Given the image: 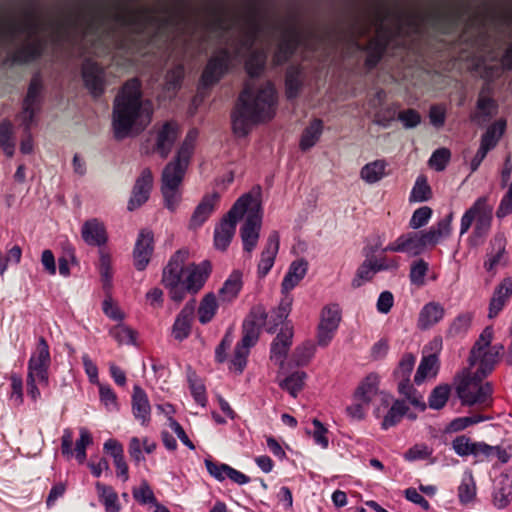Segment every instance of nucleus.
Returning a JSON list of instances; mask_svg holds the SVG:
<instances>
[{"instance_id":"obj_64","label":"nucleus","mask_w":512,"mask_h":512,"mask_svg":"<svg viewBox=\"0 0 512 512\" xmlns=\"http://www.w3.org/2000/svg\"><path fill=\"white\" fill-rule=\"evenodd\" d=\"M450 157L451 153L449 149L439 148L432 153L428 163L436 171H443L446 168Z\"/></svg>"},{"instance_id":"obj_54","label":"nucleus","mask_w":512,"mask_h":512,"mask_svg":"<svg viewBox=\"0 0 512 512\" xmlns=\"http://www.w3.org/2000/svg\"><path fill=\"white\" fill-rule=\"evenodd\" d=\"M437 363L438 358L435 354L424 356L417 368L416 374L414 376V382L417 385L422 384L428 374L436 368Z\"/></svg>"},{"instance_id":"obj_57","label":"nucleus","mask_w":512,"mask_h":512,"mask_svg":"<svg viewBox=\"0 0 512 512\" xmlns=\"http://www.w3.org/2000/svg\"><path fill=\"white\" fill-rule=\"evenodd\" d=\"M416 362V357L410 353L405 354L397 369L395 370V376L399 379V382H410V375L413 371Z\"/></svg>"},{"instance_id":"obj_2","label":"nucleus","mask_w":512,"mask_h":512,"mask_svg":"<svg viewBox=\"0 0 512 512\" xmlns=\"http://www.w3.org/2000/svg\"><path fill=\"white\" fill-rule=\"evenodd\" d=\"M396 15L397 24L394 31L386 32L385 24L381 22L376 37L371 38L367 45H362L357 39H351V44L357 51L366 52L365 67L367 70L374 69L381 61L391 34L421 33L427 18H432L436 28L448 34L457 28L459 21L457 11L451 9L399 10Z\"/></svg>"},{"instance_id":"obj_53","label":"nucleus","mask_w":512,"mask_h":512,"mask_svg":"<svg viewBox=\"0 0 512 512\" xmlns=\"http://www.w3.org/2000/svg\"><path fill=\"white\" fill-rule=\"evenodd\" d=\"M431 198V188L424 176H418L410 193L411 202H425Z\"/></svg>"},{"instance_id":"obj_20","label":"nucleus","mask_w":512,"mask_h":512,"mask_svg":"<svg viewBox=\"0 0 512 512\" xmlns=\"http://www.w3.org/2000/svg\"><path fill=\"white\" fill-rule=\"evenodd\" d=\"M154 251V235L148 229H142L133 249L134 266L138 271L147 268Z\"/></svg>"},{"instance_id":"obj_19","label":"nucleus","mask_w":512,"mask_h":512,"mask_svg":"<svg viewBox=\"0 0 512 512\" xmlns=\"http://www.w3.org/2000/svg\"><path fill=\"white\" fill-rule=\"evenodd\" d=\"M80 233L84 243L91 247L101 249L109 240L106 225L96 217L84 221L81 225Z\"/></svg>"},{"instance_id":"obj_11","label":"nucleus","mask_w":512,"mask_h":512,"mask_svg":"<svg viewBox=\"0 0 512 512\" xmlns=\"http://www.w3.org/2000/svg\"><path fill=\"white\" fill-rule=\"evenodd\" d=\"M492 220L493 206L489 204L486 196L479 197L462 215L460 222V235L462 236L467 233L474 223L470 242L473 245H479L483 243L489 234Z\"/></svg>"},{"instance_id":"obj_8","label":"nucleus","mask_w":512,"mask_h":512,"mask_svg":"<svg viewBox=\"0 0 512 512\" xmlns=\"http://www.w3.org/2000/svg\"><path fill=\"white\" fill-rule=\"evenodd\" d=\"M45 26L44 20L33 11L19 20L5 23L3 33L10 41L25 37V43L12 52L8 60L13 64H26L40 58L46 47V40L40 36Z\"/></svg>"},{"instance_id":"obj_23","label":"nucleus","mask_w":512,"mask_h":512,"mask_svg":"<svg viewBox=\"0 0 512 512\" xmlns=\"http://www.w3.org/2000/svg\"><path fill=\"white\" fill-rule=\"evenodd\" d=\"M195 315V301L187 302L176 316L172 326V335L178 341H183L191 333L192 322Z\"/></svg>"},{"instance_id":"obj_6","label":"nucleus","mask_w":512,"mask_h":512,"mask_svg":"<svg viewBox=\"0 0 512 512\" xmlns=\"http://www.w3.org/2000/svg\"><path fill=\"white\" fill-rule=\"evenodd\" d=\"M238 24V35L231 43L236 58L248 54L245 61V70L251 78H256L264 71L267 53L264 49H254L258 39L267 30L276 28V24L269 19L258 7L249 5Z\"/></svg>"},{"instance_id":"obj_35","label":"nucleus","mask_w":512,"mask_h":512,"mask_svg":"<svg viewBox=\"0 0 512 512\" xmlns=\"http://www.w3.org/2000/svg\"><path fill=\"white\" fill-rule=\"evenodd\" d=\"M443 317V306L437 302H429L423 306L419 313L418 327L426 330L437 324Z\"/></svg>"},{"instance_id":"obj_45","label":"nucleus","mask_w":512,"mask_h":512,"mask_svg":"<svg viewBox=\"0 0 512 512\" xmlns=\"http://www.w3.org/2000/svg\"><path fill=\"white\" fill-rule=\"evenodd\" d=\"M218 303L215 294L208 293L201 300L198 308V318L201 324L209 323L215 316Z\"/></svg>"},{"instance_id":"obj_63","label":"nucleus","mask_w":512,"mask_h":512,"mask_svg":"<svg viewBox=\"0 0 512 512\" xmlns=\"http://www.w3.org/2000/svg\"><path fill=\"white\" fill-rule=\"evenodd\" d=\"M312 424L314 430L312 432L308 431V433L311 434L316 445L320 446L322 449H327L329 446V439L327 437L328 429L317 418L312 420Z\"/></svg>"},{"instance_id":"obj_4","label":"nucleus","mask_w":512,"mask_h":512,"mask_svg":"<svg viewBox=\"0 0 512 512\" xmlns=\"http://www.w3.org/2000/svg\"><path fill=\"white\" fill-rule=\"evenodd\" d=\"M277 103V91L272 82L259 87L246 82L231 111L234 135L246 137L255 125L270 121L276 114Z\"/></svg>"},{"instance_id":"obj_48","label":"nucleus","mask_w":512,"mask_h":512,"mask_svg":"<svg viewBox=\"0 0 512 512\" xmlns=\"http://www.w3.org/2000/svg\"><path fill=\"white\" fill-rule=\"evenodd\" d=\"M375 274H377V271L373 265L372 259H365L357 268L355 276L351 282L352 287L360 288L366 282L371 281Z\"/></svg>"},{"instance_id":"obj_59","label":"nucleus","mask_w":512,"mask_h":512,"mask_svg":"<svg viewBox=\"0 0 512 512\" xmlns=\"http://www.w3.org/2000/svg\"><path fill=\"white\" fill-rule=\"evenodd\" d=\"M315 351V347L311 343H304L301 346H298L291 358V361L296 366H305L313 357Z\"/></svg>"},{"instance_id":"obj_18","label":"nucleus","mask_w":512,"mask_h":512,"mask_svg":"<svg viewBox=\"0 0 512 512\" xmlns=\"http://www.w3.org/2000/svg\"><path fill=\"white\" fill-rule=\"evenodd\" d=\"M99 17L98 12L75 11L69 19L57 24V33L66 37L74 33L85 36L90 31L98 28Z\"/></svg>"},{"instance_id":"obj_10","label":"nucleus","mask_w":512,"mask_h":512,"mask_svg":"<svg viewBox=\"0 0 512 512\" xmlns=\"http://www.w3.org/2000/svg\"><path fill=\"white\" fill-rule=\"evenodd\" d=\"M452 214L440 219L429 229L400 235L394 242L383 248L384 252L407 253L411 256L422 254L427 247H433L451 233Z\"/></svg>"},{"instance_id":"obj_46","label":"nucleus","mask_w":512,"mask_h":512,"mask_svg":"<svg viewBox=\"0 0 512 512\" xmlns=\"http://www.w3.org/2000/svg\"><path fill=\"white\" fill-rule=\"evenodd\" d=\"M493 338V328L488 326L486 327L480 334L478 340L473 345L470 356H469V363L470 366H474L478 358L480 357L481 352L485 349L490 348V344Z\"/></svg>"},{"instance_id":"obj_62","label":"nucleus","mask_w":512,"mask_h":512,"mask_svg":"<svg viewBox=\"0 0 512 512\" xmlns=\"http://www.w3.org/2000/svg\"><path fill=\"white\" fill-rule=\"evenodd\" d=\"M110 334L119 344L130 345L135 343V332L123 324L113 327Z\"/></svg>"},{"instance_id":"obj_34","label":"nucleus","mask_w":512,"mask_h":512,"mask_svg":"<svg viewBox=\"0 0 512 512\" xmlns=\"http://www.w3.org/2000/svg\"><path fill=\"white\" fill-rule=\"evenodd\" d=\"M304 83V73L300 66L291 65L286 70L285 92L288 100L299 96Z\"/></svg>"},{"instance_id":"obj_47","label":"nucleus","mask_w":512,"mask_h":512,"mask_svg":"<svg viewBox=\"0 0 512 512\" xmlns=\"http://www.w3.org/2000/svg\"><path fill=\"white\" fill-rule=\"evenodd\" d=\"M0 145L7 157L14 155L15 141L13 137V126L8 120H3L0 123Z\"/></svg>"},{"instance_id":"obj_1","label":"nucleus","mask_w":512,"mask_h":512,"mask_svg":"<svg viewBox=\"0 0 512 512\" xmlns=\"http://www.w3.org/2000/svg\"><path fill=\"white\" fill-rule=\"evenodd\" d=\"M115 28L121 30L123 49L148 54L154 49H169L175 34L184 33L189 27L185 12L178 8L117 6L114 11Z\"/></svg>"},{"instance_id":"obj_32","label":"nucleus","mask_w":512,"mask_h":512,"mask_svg":"<svg viewBox=\"0 0 512 512\" xmlns=\"http://www.w3.org/2000/svg\"><path fill=\"white\" fill-rule=\"evenodd\" d=\"M512 500V475L507 473H502L496 479L494 493H493V502L494 505L503 509L508 506L510 501Z\"/></svg>"},{"instance_id":"obj_29","label":"nucleus","mask_w":512,"mask_h":512,"mask_svg":"<svg viewBox=\"0 0 512 512\" xmlns=\"http://www.w3.org/2000/svg\"><path fill=\"white\" fill-rule=\"evenodd\" d=\"M506 238L503 233H497L490 242V251L484 262V268L491 272L497 266L505 263Z\"/></svg>"},{"instance_id":"obj_26","label":"nucleus","mask_w":512,"mask_h":512,"mask_svg":"<svg viewBox=\"0 0 512 512\" xmlns=\"http://www.w3.org/2000/svg\"><path fill=\"white\" fill-rule=\"evenodd\" d=\"M132 413L142 426H147L151 420V406L146 392L134 385L132 393Z\"/></svg>"},{"instance_id":"obj_43","label":"nucleus","mask_w":512,"mask_h":512,"mask_svg":"<svg viewBox=\"0 0 512 512\" xmlns=\"http://www.w3.org/2000/svg\"><path fill=\"white\" fill-rule=\"evenodd\" d=\"M184 72V65L181 63L175 64L167 71L165 75L164 91L168 94V97L174 96L176 91L181 87Z\"/></svg>"},{"instance_id":"obj_12","label":"nucleus","mask_w":512,"mask_h":512,"mask_svg":"<svg viewBox=\"0 0 512 512\" xmlns=\"http://www.w3.org/2000/svg\"><path fill=\"white\" fill-rule=\"evenodd\" d=\"M251 201L250 194H243L233 204L226 216L214 229V246L216 249L224 251L228 248L235 234L236 224L249 208Z\"/></svg>"},{"instance_id":"obj_7","label":"nucleus","mask_w":512,"mask_h":512,"mask_svg":"<svg viewBox=\"0 0 512 512\" xmlns=\"http://www.w3.org/2000/svg\"><path fill=\"white\" fill-rule=\"evenodd\" d=\"M188 255L189 252L186 249L177 250L162 272V283L175 302L182 301L186 294H196L200 291L212 271V265L208 260L186 265Z\"/></svg>"},{"instance_id":"obj_61","label":"nucleus","mask_w":512,"mask_h":512,"mask_svg":"<svg viewBox=\"0 0 512 512\" xmlns=\"http://www.w3.org/2000/svg\"><path fill=\"white\" fill-rule=\"evenodd\" d=\"M432 209L428 206H422L416 209L409 221V227L417 230L428 224L432 216Z\"/></svg>"},{"instance_id":"obj_41","label":"nucleus","mask_w":512,"mask_h":512,"mask_svg":"<svg viewBox=\"0 0 512 512\" xmlns=\"http://www.w3.org/2000/svg\"><path fill=\"white\" fill-rule=\"evenodd\" d=\"M323 132V122L320 119H314L309 126H307L300 139V148L306 151L312 148L319 140Z\"/></svg>"},{"instance_id":"obj_44","label":"nucleus","mask_w":512,"mask_h":512,"mask_svg":"<svg viewBox=\"0 0 512 512\" xmlns=\"http://www.w3.org/2000/svg\"><path fill=\"white\" fill-rule=\"evenodd\" d=\"M99 499L105 507L106 512H119L120 505L118 503V495L112 487L101 482L95 484Z\"/></svg>"},{"instance_id":"obj_22","label":"nucleus","mask_w":512,"mask_h":512,"mask_svg":"<svg viewBox=\"0 0 512 512\" xmlns=\"http://www.w3.org/2000/svg\"><path fill=\"white\" fill-rule=\"evenodd\" d=\"M82 77L85 87L94 97H99L105 90L104 69L89 59L82 64Z\"/></svg>"},{"instance_id":"obj_17","label":"nucleus","mask_w":512,"mask_h":512,"mask_svg":"<svg viewBox=\"0 0 512 512\" xmlns=\"http://www.w3.org/2000/svg\"><path fill=\"white\" fill-rule=\"evenodd\" d=\"M51 356L49 345L44 337H39L37 345L28 360L27 375L38 376V383L42 387L49 385V367Z\"/></svg>"},{"instance_id":"obj_49","label":"nucleus","mask_w":512,"mask_h":512,"mask_svg":"<svg viewBox=\"0 0 512 512\" xmlns=\"http://www.w3.org/2000/svg\"><path fill=\"white\" fill-rule=\"evenodd\" d=\"M306 376L304 371H295L281 381L280 387L296 397L304 386Z\"/></svg>"},{"instance_id":"obj_39","label":"nucleus","mask_w":512,"mask_h":512,"mask_svg":"<svg viewBox=\"0 0 512 512\" xmlns=\"http://www.w3.org/2000/svg\"><path fill=\"white\" fill-rule=\"evenodd\" d=\"M379 378L376 374H369L355 391V398L365 404H369L377 394Z\"/></svg>"},{"instance_id":"obj_38","label":"nucleus","mask_w":512,"mask_h":512,"mask_svg":"<svg viewBox=\"0 0 512 512\" xmlns=\"http://www.w3.org/2000/svg\"><path fill=\"white\" fill-rule=\"evenodd\" d=\"M506 129V121L503 119L497 120L490 125L485 133H483L480 141V146L490 151L496 147L498 141L504 134Z\"/></svg>"},{"instance_id":"obj_15","label":"nucleus","mask_w":512,"mask_h":512,"mask_svg":"<svg viewBox=\"0 0 512 512\" xmlns=\"http://www.w3.org/2000/svg\"><path fill=\"white\" fill-rule=\"evenodd\" d=\"M43 88L41 75L39 73L34 74L23 99L22 109L17 116L26 131L33 126L35 116L40 111L43 101Z\"/></svg>"},{"instance_id":"obj_5","label":"nucleus","mask_w":512,"mask_h":512,"mask_svg":"<svg viewBox=\"0 0 512 512\" xmlns=\"http://www.w3.org/2000/svg\"><path fill=\"white\" fill-rule=\"evenodd\" d=\"M153 103L143 99L138 79L128 80L115 97L113 103L114 137L122 140L131 134H139L150 124Z\"/></svg>"},{"instance_id":"obj_40","label":"nucleus","mask_w":512,"mask_h":512,"mask_svg":"<svg viewBox=\"0 0 512 512\" xmlns=\"http://www.w3.org/2000/svg\"><path fill=\"white\" fill-rule=\"evenodd\" d=\"M408 410L409 407L406 405L405 401L395 400L384 416L381 423V428L383 430H388L391 427L396 426L407 414Z\"/></svg>"},{"instance_id":"obj_13","label":"nucleus","mask_w":512,"mask_h":512,"mask_svg":"<svg viewBox=\"0 0 512 512\" xmlns=\"http://www.w3.org/2000/svg\"><path fill=\"white\" fill-rule=\"evenodd\" d=\"M247 194L251 195V201L249 202L248 215L240 229V234L244 251L251 253L258 243L261 229V187L255 186Z\"/></svg>"},{"instance_id":"obj_16","label":"nucleus","mask_w":512,"mask_h":512,"mask_svg":"<svg viewBox=\"0 0 512 512\" xmlns=\"http://www.w3.org/2000/svg\"><path fill=\"white\" fill-rule=\"evenodd\" d=\"M232 58V52L228 48H222L212 55L202 72L200 88L208 89L217 84L228 72Z\"/></svg>"},{"instance_id":"obj_3","label":"nucleus","mask_w":512,"mask_h":512,"mask_svg":"<svg viewBox=\"0 0 512 512\" xmlns=\"http://www.w3.org/2000/svg\"><path fill=\"white\" fill-rule=\"evenodd\" d=\"M278 28L280 38L273 56L276 65H283L298 49L302 50L303 58L307 60L317 52L328 57L336 49L337 35L329 28L303 25L296 18L286 20Z\"/></svg>"},{"instance_id":"obj_56","label":"nucleus","mask_w":512,"mask_h":512,"mask_svg":"<svg viewBox=\"0 0 512 512\" xmlns=\"http://www.w3.org/2000/svg\"><path fill=\"white\" fill-rule=\"evenodd\" d=\"M340 320L341 315L338 304H330L323 308L320 325L337 330Z\"/></svg>"},{"instance_id":"obj_28","label":"nucleus","mask_w":512,"mask_h":512,"mask_svg":"<svg viewBox=\"0 0 512 512\" xmlns=\"http://www.w3.org/2000/svg\"><path fill=\"white\" fill-rule=\"evenodd\" d=\"M179 128L176 122H165L157 133L156 151L161 157L166 158L170 153L176 139L178 138Z\"/></svg>"},{"instance_id":"obj_25","label":"nucleus","mask_w":512,"mask_h":512,"mask_svg":"<svg viewBox=\"0 0 512 512\" xmlns=\"http://www.w3.org/2000/svg\"><path fill=\"white\" fill-rule=\"evenodd\" d=\"M293 330L291 327L285 325L282 327L271 343L270 358L276 364L283 365L288 350L292 344Z\"/></svg>"},{"instance_id":"obj_14","label":"nucleus","mask_w":512,"mask_h":512,"mask_svg":"<svg viewBox=\"0 0 512 512\" xmlns=\"http://www.w3.org/2000/svg\"><path fill=\"white\" fill-rule=\"evenodd\" d=\"M478 372L465 376L457 385L456 391L461 403L465 406L485 404L491 397L492 386L490 383L482 384Z\"/></svg>"},{"instance_id":"obj_36","label":"nucleus","mask_w":512,"mask_h":512,"mask_svg":"<svg viewBox=\"0 0 512 512\" xmlns=\"http://www.w3.org/2000/svg\"><path fill=\"white\" fill-rule=\"evenodd\" d=\"M503 350L504 346L502 344H496L491 346L489 349L483 350L477 361L479 362V368L476 372H478L481 377H486L489 375L493 371L494 366L497 363L498 358Z\"/></svg>"},{"instance_id":"obj_9","label":"nucleus","mask_w":512,"mask_h":512,"mask_svg":"<svg viewBox=\"0 0 512 512\" xmlns=\"http://www.w3.org/2000/svg\"><path fill=\"white\" fill-rule=\"evenodd\" d=\"M197 137L198 131L196 129L190 130L179 147L175 158L168 162L162 171L161 193L164 206L171 212L177 209L182 199L180 187L193 155Z\"/></svg>"},{"instance_id":"obj_24","label":"nucleus","mask_w":512,"mask_h":512,"mask_svg":"<svg viewBox=\"0 0 512 512\" xmlns=\"http://www.w3.org/2000/svg\"><path fill=\"white\" fill-rule=\"evenodd\" d=\"M279 245L280 236L278 232H271L268 236L267 243L261 253V259L258 263L257 273L259 277H265L272 269L276 255L279 251Z\"/></svg>"},{"instance_id":"obj_33","label":"nucleus","mask_w":512,"mask_h":512,"mask_svg":"<svg viewBox=\"0 0 512 512\" xmlns=\"http://www.w3.org/2000/svg\"><path fill=\"white\" fill-rule=\"evenodd\" d=\"M243 288L242 271L233 270L219 289V298L222 302L231 303L234 301Z\"/></svg>"},{"instance_id":"obj_27","label":"nucleus","mask_w":512,"mask_h":512,"mask_svg":"<svg viewBox=\"0 0 512 512\" xmlns=\"http://www.w3.org/2000/svg\"><path fill=\"white\" fill-rule=\"evenodd\" d=\"M512 297V277L504 278L499 285L496 286L493 296L489 303L488 317L495 318Z\"/></svg>"},{"instance_id":"obj_37","label":"nucleus","mask_w":512,"mask_h":512,"mask_svg":"<svg viewBox=\"0 0 512 512\" xmlns=\"http://www.w3.org/2000/svg\"><path fill=\"white\" fill-rule=\"evenodd\" d=\"M387 163L383 159H377L365 164L360 171V177L368 184L379 182L385 176Z\"/></svg>"},{"instance_id":"obj_21","label":"nucleus","mask_w":512,"mask_h":512,"mask_svg":"<svg viewBox=\"0 0 512 512\" xmlns=\"http://www.w3.org/2000/svg\"><path fill=\"white\" fill-rule=\"evenodd\" d=\"M153 183L154 177L151 170L149 168H144L141 171L140 176L135 181L132 195L127 206L129 211H133L147 202L150 197Z\"/></svg>"},{"instance_id":"obj_55","label":"nucleus","mask_w":512,"mask_h":512,"mask_svg":"<svg viewBox=\"0 0 512 512\" xmlns=\"http://www.w3.org/2000/svg\"><path fill=\"white\" fill-rule=\"evenodd\" d=\"M450 395V387L448 385H439L435 387L428 399L429 407L434 410L442 409Z\"/></svg>"},{"instance_id":"obj_30","label":"nucleus","mask_w":512,"mask_h":512,"mask_svg":"<svg viewBox=\"0 0 512 512\" xmlns=\"http://www.w3.org/2000/svg\"><path fill=\"white\" fill-rule=\"evenodd\" d=\"M220 196L217 192L205 195L200 203L196 206L191 219L190 226L198 228L204 224V222L211 216L215 210L216 203Z\"/></svg>"},{"instance_id":"obj_31","label":"nucleus","mask_w":512,"mask_h":512,"mask_svg":"<svg viewBox=\"0 0 512 512\" xmlns=\"http://www.w3.org/2000/svg\"><path fill=\"white\" fill-rule=\"evenodd\" d=\"M308 270V262L301 258L293 261L286 272L281 289L283 293H289L305 277Z\"/></svg>"},{"instance_id":"obj_42","label":"nucleus","mask_w":512,"mask_h":512,"mask_svg":"<svg viewBox=\"0 0 512 512\" xmlns=\"http://www.w3.org/2000/svg\"><path fill=\"white\" fill-rule=\"evenodd\" d=\"M403 459L407 462H415L420 460H428L429 464L436 463L433 457V448L425 443H417L403 453Z\"/></svg>"},{"instance_id":"obj_58","label":"nucleus","mask_w":512,"mask_h":512,"mask_svg":"<svg viewBox=\"0 0 512 512\" xmlns=\"http://www.w3.org/2000/svg\"><path fill=\"white\" fill-rule=\"evenodd\" d=\"M428 271V263L423 259H418L411 264L409 278L412 284L422 286L425 282V276Z\"/></svg>"},{"instance_id":"obj_52","label":"nucleus","mask_w":512,"mask_h":512,"mask_svg":"<svg viewBox=\"0 0 512 512\" xmlns=\"http://www.w3.org/2000/svg\"><path fill=\"white\" fill-rule=\"evenodd\" d=\"M99 273L103 283V288L108 289L112 283V261L109 253L99 249Z\"/></svg>"},{"instance_id":"obj_50","label":"nucleus","mask_w":512,"mask_h":512,"mask_svg":"<svg viewBox=\"0 0 512 512\" xmlns=\"http://www.w3.org/2000/svg\"><path fill=\"white\" fill-rule=\"evenodd\" d=\"M476 496V484L472 474L465 473L458 487V498L461 504L470 503Z\"/></svg>"},{"instance_id":"obj_51","label":"nucleus","mask_w":512,"mask_h":512,"mask_svg":"<svg viewBox=\"0 0 512 512\" xmlns=\"http://www.w3.org/2000/svg\"><path fill=\"white\" fill-rule=\"evenodd\" d=\"M398 392L405 396L406 399L413 405L415 408H418L420 411H424L426 409V403L423 399V396L420 392H418L410 382H399L398 383Z\"/></svg>"},{"instance_id":"obj_60","label":"nucleus","mask_w":512,"mask_h":512,"mask_svg":"<svg viewBox=\"0 0 512 512\" xmlns=\"http://www.w3.org/2000/svg\"><path fill=\"white\" fill-rule=\"evenodd\" d=\"M99 397L108 411L119 409L117 395L109 385L99 384Z\"/></svg>"}]
</instances>
